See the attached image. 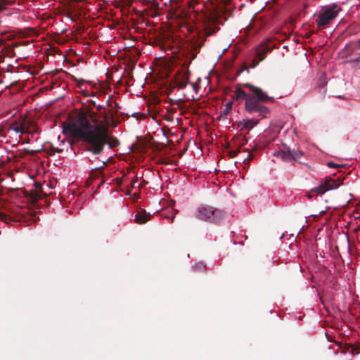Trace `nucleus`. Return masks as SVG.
Wrapping results in <instances>:
<instances>
[{"label": "nucleus", "instance_id": "obj_1", "mask_svg": "<svg viewBox=\"0 0 360 360\" xmlns=\"http://www.w3.org/2000/svg\"><path fill=\"white\" fill-rule=\"evenodd\" d=\"M63 134L85 143L86 150L94 155L101 154L105 145L114 148L120 145L119 140L109 136L108 129L101 124L91 126L88 118L80 114L63 126Z\"/></svg>", "mask_w": 360, "mask_h": 360}, {"label": "nucleus", "instance_id": "obj_2", "mask_svg": "<svg viewBox=\"0 0 360 360\" xmlns=\"http://www.w3.org/2000/svg\"><path fill=\"white\" fill-rule=\"evenodd\" d=\"M243 86L248 87L249 91L245 92L238 86L236 88L233 98L237 101L244 100L245 111L259 119H244L238 122V127L240 128V130L244 129L250 130L259 123L260 119L266 117V115L270 112L269 109L264 103H272L274 98L268 96L261 88L253 84L245 83Z\"/></svg>", "mask_w": 360, "mask_h": 360}, {"label": "nucleus", "instance_id": "obj_3", "mask_svg": "<svg viewBox=\"0 0 360 360\" xmlns=\"http://www.w3.org/2000/svg\"><path fill=\"white\" fill-rule=\"evenodd\" d=\"M206 37L201 39L200 35L193 37L190 40L183 41L181 44L180 56L181 57L182 69L188 68L192 61L196 58L200 49L204 46Z\"/></svg>", "mask_w": 360, "mask_h": 360}, {"label": "nucleus", "instance_id": "obj_4", "mask_svg": "<svg viewBox=\"0 0 360 360\" xmlns=\"http://www.w3.org/2000/svg\"><path fill=\"white\" fill-rule=\"evenodd\" d=\"M226 216L224 211L207 205L199 206L195 212L198 219L216 224L224 220Z\"/></svg>", "mask_w": 360, "mask_h": 360}, {"label": "nucleus", "instance_id": "obj_5", "mask_svg": "<svg viewBox=\"0 0 360 360\" xmlns=\"http://www.w3.org/2000/svg\"><path fill=\"white\" fill-rule=\"evenodd\" d=\"M344 179L345 178H342L341 176H338L336 179L331 177H326L323 182L311 191V194L309 195V198L312 195L323 194L328 191L338 188L342 184Z\"/></svg>", "mask_w": 360, "mask_h": 360}, {"label": "nucleus", "instance_id": "obj_6", "mask_svg": "<svg viewBox=\"0 0 360 360\" xmlns=\"http://www.w3.org/2000/svg\"><path fill=\"white\" fill-rule=\"evenodd\" d=\"M341 8L336 4H333L326 8L323 12L318 15L316 22L319 27H324L328 25L335 19Z\"/></svg>", "mask_w": 360, "mask_h": 360}, {"label": "nucleus", "instance_id": "obj_7", "mask_svg": "<svg viewBox=\"0 0 360 360\" xmlns=\"http://www.w3.org/2000/svg\"><path fill=\"white\" fill-rule=\"evenodd\" d=\"M275 47L274 44L270 39H267L263 43H262L256 49V55L259 61L264 60L266 54L271 52Z\"/></svg>", "mask_w": 360, "mask_h": 360}, {"label": "nucleus", "instance_id": "obj_8", "mask_svg": "<svg viewBox=\"0 0 360 360\" xmlns=\"http://www.w3.org/2000/svg\"><path fill=\"white\" fill-rule=\"evenodd\" d=\"M303 155L302 151L297 149H290L289 147L286 150L278 153V156L281 157L283 160L286 161H297Z\"/></svg>", "mask_w": 360, "mask_h": 360}, {"label": "nucleus", "instance_id": "obj_9", "mask_svg": "<svg viewBox=\"0 0 360 360\" xmlns=\"http://www.w3.org/2000/svg\"><path fill=\"white\" fill-rule=\"evenodd\" d=\"M96 113L97 112H92L91 114V118L93 122H94V117ZM113 117L114 112H112V110L105 109V110L103 111V113L101 116V117L103 118V120L99 121V122L98 121H95V125L101 124L102 126H104L103 123H105L106 124H110L111 122H113Z\"/></svg>", "mask_w": 360, "mask_h": 360}, {"label": "nucleus", "instance_id": "obj_10", "mask_svg": "<svg viewBox=\"0 0 360 360\" xmlns=\"http://www.w3.org/2000/svg\"><path fill=\"white\" fill-rule=\"evenodd\" d=\"M179 15V20L178 24L180 29L181 30V32H184L183 29H186L188 33H191L193 30V26L189 21L188 15L184 11H181V13Z\"/></svg>", "mask_w": 360, "mask_h": 360}, {"label": "nucleus", "instance_id": "obj_11", "mask_svg": "<svg viewBox=\"0 0 360 360\" xmlns=\"http://www.w3.org/2000/svg\"><path fill=\"white\" fill-rule=\"evenodd\" d=\"M189 72H179V75L175 78V84L176 86L179 89H184L186 86L187 84L189 82Z\"/></svg>", "mask_w": 360, "mask_h": 360}, {"label": "nucleus", "instance_id": "obj_12", "mask_svg": "<svg viewBox=\"0 0 360 360\" xmlns=\"http://www.w3.org/2000/svg\"><path fill=\"white\" fill-rule=\"evenodd\" d=\"M151 215L146 210H140L136 212L134 217V221L139 224H143L150 220Z\"/></svg>", "mask_w": 360, "mask_h": 360}, {"label": "nucleus", "instance_id": "obj_13", "mask_svg": "<svg viewBox=\"0 0 360 360\" xmlns=\"http://www.w3.org/2000/svg\"><path fill=\"white\" fill-rule=\"evenodd\" d=\"M20 122L22 124V130L25 131V134L30 133V129L34 125V120L29 119L27 117H20Z\"/></svg>", "mask_w": 360, "mask_h": 360}, {"label": "nucleus", "instance_id": "obj_14", "mask_svg": "<svg viewBox=\"0 0 360 360\" xmlns=\"http://www.w3.org/2000/svg\"><path fill=\"white\" fill-rule=\"evenodd\" d=\"M10 130H12L18 134H25V131L22 130V124L20 122V119L19 118L18 120H15L11 123L9 125Z\"/></svg>", "mask_w": 360, "mask_h": 360}, {"label": "nucleus", "instance_id": "obj_15", "mask_svg": "<svg viewBox=\"0 0 360 360\" xmlns=\"http://www.w3.org/2000/svg\"><path fill=\"white\" fill-rule=\"evenodd\" d=\"M26 197L33 204L36 203L37 201L41 198V193L38 192L37 191H31L30 193L26 191Z\"/></svg>", "mask_w": 360, "mask_h": 360}, {"label": "nucleus", "instance_id": "obj_16", "mask_svg": "<svg viewBox=\"0 0 360 360\" xmlns=\"http://www.w3.org/2000/svg\"><path fill=\"white\" fill-rule=\"evenodd\" d=\"M260 61H259V59L257 57V55L255 54V56L254 59L252 60L251 63H250L249 66H247L245 64L243 65V68L240 71L238 72V74H240L243 70H248V68H256Z\"/></svg>", "mask_w": 360, "mask_h": 360}, {"label": "nucleus", "instance_id": "obj_17", "mask_svg": "<svg viewBox=\"0 0 360 360\" xmlns=\"http://www.w3.org/2000/svg\"><path fill=\"white\" fill-rule=\"evenodd\" d=\"M149 8H150V15L151 17H155L158 15V4L155 2H151L150 3V5L148 6Z\"/></svg>", "mask_w": 360, "mask_h": 360}, {"label": "nucleus", "instance_id": "obj_18", "mask_svg": "<svg viewBox=\"0 0 360 360\" xmlns=\"http://www.w3.org/2000/svg\"><path fill=\"white\" fill-rule=\"evenodd\" d=\"M245 151H248V155L246 158H243V162L245 165H249L250 162L253 160L254 155L252 152H250L248 149L244 150Z\"/></svg>", "mask_w": 360, "mask_h": 360}, {"label": "nucleus", "instance_id": "obj_19", "mask_svg": "<svg viewBox=\"0 0 360 360\" xmlns=\"http://www.w3.org/2000/svg\"><path fill=\"white\" fill-rule=\"evenodd\" d=\"M240 152V148L236 150H231L227 152L228 156L230 158H233L237 156V155Z\"/></svg>", "mask_w": 360, "mask_h": 360}, {"label": "nucleus", "instance_id": "obj_20", "mask_svg": "<svg viewBox=\"0 0 360 360\" xmlns=\"http://www.w3.org/2000/svg\"><path fill=\"white\" fill-rule=\"evenodd\" d=\"M14 0H0V11L4 9L6 5L11 4Z\"/></svg>", "mask_w": 360, "mask_h": 360}, {"label": "nucleus", "instance_id": "obj_21", "mask_svg": "<svg viewBox=\"0 0 360 360\" xmlns=\"http://www.w3.org/2000/svg\"><path fill=\"white\" fill-rule=\"evenodd\" d=\"M232 105H233V103L231 101H229L226 103L225 108L223 110L224 115H227L228 113H229V112L232 108Z\"/></svg>", "mask_w": 360, "mask_h": 360}, {"label": "nucleus", "instance_id": "obj_22", "mask_svg": "<svg viewBox=\"0 0 360 360\" xmlns=\"http://www.w3.org/2000/svg\"><path fill=\"white\" fill-rule=\"evenodd\" d=\"M0 220L8 223V221H11V217L5 213L0 212Z\"/></svg>", "mask_w": 360, "mask_h": 360}, {"label": "nucleus", "instance_id": "obj_23", "mask_svg": "<svg viewBox=\"0 0 360 360\" xmlns=\"http://www.w3.org/2000/svg\"><path fill=\"white\" fill-rule=\"evenodd\" d=\"M29 131H30L29 134L39 133V129H38V127L37 126L35 122H34V125L32 126V127H31V129Z\"/></svg>", "mask_w": 360, "mask_h": 360}, {"label": "nucleus", "instance_id": "obj_24", "mask_svg": "<svg viewBox=\"0 0 360 360\" xmlns=\"http://www.w3.org/2000/svg\"><path fill=\"white\" fill-rule=\"evenodd\" d=\"M238 139L240 140V142H239L240 146H244L248 143V139L245 136L240 137V138H238ZM240 148V147H239V148Z\"/></svg>", "mask_w": 360, "mask_h": 360}, {"label": "nucleus", "instance_id": "obj_25", "mask_svg": "<svg viewBox=\"0 0 360 360\" xmlns=\"http://www.w3.org/2000/svg\"><path fill=\"white\" fill-rule=\"evenodd\" d=\"M97 110L98 111L99 114H100V117L101 116V115L103 113V111L105 110V108L104 106L103 105H98V106H96Z\"/></svg>", "mask_w": 360, "mask_h": 360}, {"label": "nucleus", "instance_id": "obj_26", "mask_svg": "<svg viewBox=\"0 0 360 360\" xmlns=\"http://www.w3.org/2000/svg\"><path fill=\"white\" fill-rule=\"evenodd\" d=\"M328 166L330 167H335V168H338V167H340V165H338V164H335V163H333L332 162H330L328 163Z\"/></svg>", "mask_w": 360, "mask_h": 360}, {"label": "nucleus", "instance_id": "obj_27", "mask_svg": "<svg viewBox=\"0 0 360 360\" xmlns=\"http://www.w3.org/2000/svg\"><path fill=\"white\" fill-rule=\"evenodd\" d=\"M52 150L53 153H60L63 152V149L58 148H52Z\"/></svg>", "mask_w": 360, "mask_h": 360}, {"label": "nucleus", "instance_id": "obj_28", "mask_svg": "<svg viewBox=\"0 0 360 360\" xmlns=\"http://www.w3.org/2000/svg\"><path fill=\"white\" fill-rule=\"evenodd\" d=\"M75 2H85L86 0H73Z\"/></svg>", "mask_w": 360, "mask_h": 360}, {"label": "nucleus", "instance_id": "obj_29", "mask_svg": "<svg viewBox=\"0 0 360 360\" xmlns=\"http://www.w3.org/2000/svg\"><path fill=\"white\" fill-rule=\"evenodd\" d=\"M3 44H4V39L0 37V47L3 45Z\"/></svg>", "mask_w": 360, "mask_h": 360}, {"label": "nucleus", "instance_id": "obj_30", "mask_svg": "<svg viewBox=\"0 0 360 360\" xmlns=\"http://www.w3.org/2000/svg\"><path fill=\"white\" fill-rule=\"evenodd\" d=\"M115 108H117V109L120 108L118 103H115Z\"/></svg>", "mask_w": 360, "mask_h": 360}, {"label": "nucleus", "instance_id": "obj_31", "mask_svg": "<svg viewBox=\"0 0 360 360\" xmlns=\"http://www.w3.org/2000/svg\"><path fill=\"white\" fill-rule=\"evenodd\" d=\"M175 218V216L173 215L172 217H171V221H172L174 220V219Z\"/></svg>", "mask_w": 360, "mask_h": 360}, {"label": "nucleus", "instance_id": "obj_32", "mask_svg": "<svg viewBox=\"0 0 360 360\" xmlns=\"http://www.w3.org/2000/svg\"><path fill=\"white\" fill-rule=\"evenodd\" d=\"M212 34V32H207V36H210V35H211Z\"/></svg>", "mask_w": 360, "mask_h": 360}, {"label": "nucleus", "instance_id": "obj_33", "mask_svg": "<svg viewBox=\"0 0 360 360\" xmlns=\"http://www.w3.org/2000/svg\"><path fill=\"white\" fill-rule=\"evenodd\" d=\"M136 181H136V179H133V180H132V183H133V184H135Z\"/></svg>", "mask_w": 360, "mask_h": 360}, {"label": "nucleus", "instance_id": "obj_34", "mask_svg": "<svg viewBox=\"0 0 360 360\" xmlns=\"http://www.w3.org/2000/svg\"><path fill=\"white\" fill-rule=\"evenodd\" d=\"M103 165H106V161H103Z\"/></svg>", "mask_w": 360, "mask_h": 360}, {"label": "nucleus", "instance_id": "obj_35", "mask_svg": "<svg viewBox=\"0 0 360 360\" xmlns=\"http://www.w3.org/2000/svg\"><path fill=\"white\" fill-rule=\"evenodd\" d=\"M257 146L255 145L253 150H256Z\"/></svg>", "mask_w": 360, "mask_h": 360}]
</instances>
